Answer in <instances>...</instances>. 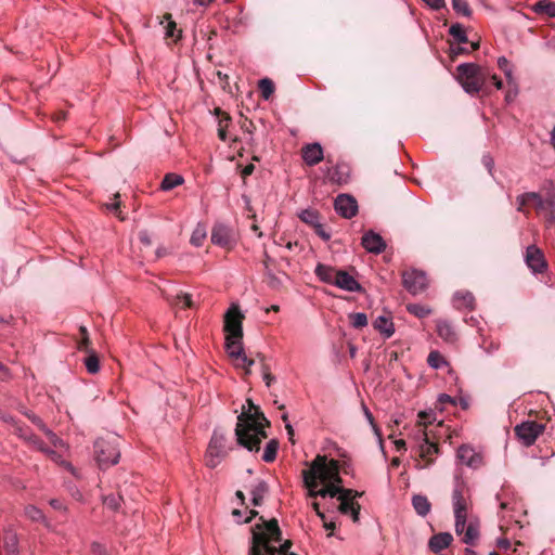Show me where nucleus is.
I'll return each mask as SVG.
<instances>
[{
  "label": "nucleus",
  "mask_w": 555,
  "mask_h": 555,
  "mask_svg": "<svg viewBox=\"0 0 555 555\" xmlns=\"http://www.w3.org/2000/svg\"><path fill=\"white\" fill-rule=\"evenodd\" d=\"M302 478L309 498H334L341 488L338 461H327L324 455L311 462L309 469L302 472Z\"/></svg>",
  "instance_id": "f257e3e1"
},
{
  "label": "nucleus",
  "mask_w": 555,
  "mask_h": 555,
  "mask_svg": "<svg viewBox=\"0 0 555 555\" xmlns=\"http://www.w3.org/2000/svg\"><path fill=\"white\" fill-rule=\"evenodd\" d=\"M292 542L282 539L278 520H266L262 516L251 528L249 555H295L289 552Z\"/></svg>",
  "instance_id": "f03ea898"
},
{
  "label": "nucleus",
  "mask_w": 555,
  "mask_h": 555,
  "mask_svg": "<svg viewBox=\"0 0 555 555\" xmlns=\"http://www.w3.org/2000/svg\"><path fill=\"white\" fill-rule=\"evenodd\" d=\"M248 408L243 406L242 413L237 416L235 436L237 443L250 452H258L262 439L267 438L264 427L270 423L258 405L250 399L246 400Z\"/></svg>",
  "instance_id": "7ed1b4c3"
},
{
  "label": "nucleus",
  "mask_w": 555,
  "mask_h": 555,
  "mask_svg": "<svg viewBox=\"0 0 555 555\" xmlns=\"http://www.w3.org/2000/svg\"><path fill=\"white\" fill-rule=\"evenodd\" d=\"M457 79L464 91L468 94H477L483 85L481 68L474 63H463L456 67Z\"/></svg>",
  "instance_id": "20e7f679"
},
{
  "label": "nucleus",
  "mask_w": 555,
  "mask_h": 555,
  "mask_svg": "<svg viewBox=\"0 0 555 555\" xmlns=\"http://www.w3.org/2000/svg\"><path fill=\"white\" fill-rule=\"evenodd\" d=\"M94 452L100 468L105 469L117 464L120 457L118 439H98L94 443Z\"/></svg>",
  "instance_id": "39448f33"
},
{
  "label": "nucleus",
  "mask_w": 555,
  "mask_h": 555,
  "mask_svg": "<svg viewBox=\"0 0 555 555\" xmlns=\"http://www.w3.org/2000/svg\"><path fill=\"white\" fill-rule=\"evenodd\" d=\"M231 450L225 443L223 434L215 430L206 451V465L210 468L218 466Z\"/></svg>",
  "instance_id": "423d86ee"
},
{
  "label": "nucleus",
  "mask_w": 555,
  "mask_h": 555,
  "mask_svg": "<svg viewBox=\"0 0 555 555\" xmlns=\"http://www.w3.org/2000/svg\"><path fill=\"white\" fill-rule=\"evenodd\" d=\"M417 454L415 459L414 468L417 470L427 469L436 463V459L440 454V449L437 443L428 440L427 442L414 446L413 448Z\"/></svg>",
  "instance_id": "0eeeda50"
},
{
  "label": "nucleus",
  "mask_w": 555,
  "mask_h": 555,
  "mask_svg": "<svg viewBox=\"0 0 555 555\" xmlns=\"http://www.w3.org/2000/svg\"><path fill=\"white\" fill-rule=\"evenodd\" d=\"M244 314L241 312L236 304H232L224 314L223 330L227 333L225 337L243 338L242 321Z\"/></svg>",
  "instance_id": "6e6552de"
},
{
  "label": "nucleus",
  "mask_w": 555,
  "mask_h": 555,
  "mask_svg": "<svg viewBox=\"0 0 555 555\" xmlns=\"http://www.w3.org/2000/svg\"><path fill=\"white\" fill-rule=\"evenodd\" d=\"M545 426L533 421L522 422L515 426V435L526 447L532 446L543 433Z\"/></svg>",
  "instance_id": "1a4fd4ad"
},
{
  "label": "nucleus",
  "mask_w": 555,
  "mask_h": 555,
  "mask_svg": "<svg viewBox=\"0 0 555 555\" xmlns=\"http://www.w3.org/2000/svg\"><path fill=\"white\" fill-rule=\"evenodd\" d=\"M402 282L404 288L412 295L421 294L428 285L425 272L416 269L403 272Z\"/></svg>",
  "instance_id": "9d476101"
},
{
  "label": "nucleus",
  "mask_w": 555,
  "mask_h": 555,
  "mask_svg": "<svg viewBox=\"0 0 555 555\" xmlns=\"http://www.w3.org/2000/svg\"><path fill=\"white\" fill-rule=\"evenodd\" d=\"M225 349L231 358L241 361L237 366L245 369L246 374H248L250 372V366L254 365L255 361L247 358L244 353L242 338L225 337Z\"/></svg>",
  "instance_id": "9b49d317"
},
{
  "label": "nucleus",
  "mask_w": 555,
  "mask_h": 555,
  "mask_svg": "<svg viewBox=\"0 0 555 555\" xmlns=\"http://www.w3.org/2000/svg\"><path fill=\"white\" fill-rule=\"evenodd\" d=\"M212 244L231 249L236 244V236L232 228L223 223H217L211 230Z\"/></svg>",
  "instance_id": "f8f14e48"
},
{
  "label": "nucleus",
  "mask_w": 555,
  "mask_h": 555,
  "mask_svg": "<svg viewBox=\"0 0 555 555\" xmlns=\"http://www.w3.org/2000/svg\"><path fill=\"white\" fill-rule=\"evenodd\" d=\"M530 202L535 204V207L539 211L544 215L546 221L551 224L555 222V195L547 194L545 198H543L539 193L529 192Z\"/></svg>",
  "instance_id": "ddd939ff"
},
{
  "label": "nucleus",
  "mask_w": 555,
  "mask_h": 555,
  "mask_svg": "<svg viewBox=\"0 0 555 555\" xmlns=\"http://www.w3.org/2000/svg\"><path fill=\"white\" fill-rule=\"evenodd\" d=\"M456 459L461 464L472 469H478L483 464L482 454L477 452L469 444H462L459 447L456 451Z\"/></svg>",
  "instance_id": "4468645a"
},
{
  "label": "nucleus",
  "mask_w": 555,
  "mask_h": 555,
  "mask_svg": "<svg viewBox=\"0 0 555 555\" xmlns=\"http://www.w3.org/2000/svg\"><path fill=\"white\" fill-rule=\"evenodd\" d=\"M525 261L532 273H543L547 268L543 251L535 245H530L526 249Z\"/></svg>",
  "instance_id": "2eb2a0df"
},
{
  "label": "nucleus",
  "mask_w": 555,
  "mask_h": 555,
  "mask_svg": "<svg viewBox=\"0 0 555 555\" xmlns=\"http://www.w3.org/2000/svg\"><path fill=\"white\" fill-rule=\"evenodd\" d=\"M334 208L339 216L346 219L354 217L358 212L357 201L349 194H339L335 198Z\"/></svg>",
  "instance_id": "dca6fc26"
},
{
  "label": "nucleus",
  "mask_w": 555,
  "mask_h": 555,
  "mask_svg": "<svg viewBox=\"0 0 555 555\" xmlns=\"http://www.w3.org/2000/svg\"><path fill=\"white\" fill-rule=\"evenodd\" d=\"M361 244L365 250L375 255L383 253L386 248L384 238L373 230L363 234Z\"/></svg>",
  "instance_id": "f3484780"
},
{
  "label": "nucleus",
  "mask_w": 555,
  "mask_h": 555,
  "mask_svg": "<svg viewBox=\"0 0 555 555\" xmlns=\"http://www.w3.org/2000/svg\"><path fill=\"white\" fill-rule=\"evenodd\" d=\"M360 495L361 494L357 491L341 487L335 496L339 501V512L341 514L348 515L358 504L354 502V499Z\"/></svg>",
  "instance_id": "a211bd4d"
},
{
  "label": "nucleus",
  "mask_w": 555,
  "mask_h": 555,
  "mask_svg": "<svg viewBox=\"0 0 555 555\" xmlns=\"http://www.w3.org/2000/svg\"><path fill=\"white\" fill-rule=\"evenodd\" d=\"M452 505L454 517H467V500L465 496V486L463 483L456 482L452 493Z\"/></svg>",
  "instance_id": "6ab92c4d"
},
{
  "label": "nucleus",
  "mask_w": 555,
  "mask_h": 555,
  "mask_svg": "<svg viewBox=\"0 0 555 555\" xmlns=\"http://www.w3.org/2000/svg\"><path fill=\"white\" fill-rule=\"evenodd\" d=\"M302 159L308 166L318 165L324 157L323 149L320 143H309L301 150Z\"/></svg>",
  "instance_id": "aec40b11"
},
{
  "label": "nucleus",
  "mask_w": 555,
  "mask_h": 555,
  "mask_svg": "<svg viewBox=\"0 0 555 555\" xmlns=\"http://www.w3.org/2000/svg\"><path fill=\"white\" fill-rule=\"evenodd\" d=\"M335 286L346 292H362L361 284L347 271L338 270Z\"/></svg>",
  "instance_id": "412c9836"
},
{
  "label": "nucleus",
  "mask_w": 555,
  "mask_h": 555,
  "mask_svg": "<svg viewBox=\"0 0 555 555\" xmlns=\"http://www.w3.org/2000/svg\"><path fill=\"white\" fill-rule=\"evenodd\" d=\"M436 328L438 336L443 339L446 343L453 344L457 339L456 332L452 324L447 320H437Z\"/></svg>",
  "instance_id": "4be33fe9"
},
{
  "label": "nucleus",
  "mask_w": 555,
  "mask_h": 555,
  "mask_svg": "<svg viewBox=\"0 0 555 555\" xmlns=\"http://www.w3.org/2000/svg\"><path fill=\"white\" fill-rule=\"evenodd\" d=\"M453 306L454 308L461 309H475V297L473 293L468 291H459L453 295Z\"/></svg>",
  "instance_id": "5701e85b"
},
{
  "label": "nucleus",
  "mask_w": 555,
  "mask_h": 555,
  "mask_svg": "<svg viewBox=\"0 0 555 555\" xmlns=\"http://www.w3.org/2000/svg\"><path fill=\"white\" fill-rule=\"evenodd\" d=\"M453 541V537L449 532H440L434 534L428 542L430 551L438 553L447 548Z\"/></svg>",
  "instance_id": "b1692460"
},
{
  "label": "nucleus",
  "mask_w": 555,
  "mask_h": 555,
  "mask_svg": "<svg viewBox=\"0 0 555 555\" xmlns=\"http://www.w3.org/2000/svg\"><path fill=\"white\" fill-rule=\"evenodd\" d=\"M314 273L323 283L335 285L338 270L327 264L318 263Z\"/></svg>",
  "instance_id": "393cba45"
},
{
  "label": "nucleus",
  "mask_w": 555,
  "mask_h": 555,
  "mask_svg": "<svg viewBox=\"0 0 555 555\" xmlns=\"http://www.w3.org/2000/svg\"><path fill=\"white\" fill-rule=\"evenodd\" d=\"M373 327L379 332L385 339L390 338L395 334V324L390 318L379 315L373 322Z\"/></svg>",
  "instance_id": "a878e982"
},
{
  "label": "nucleus",
  "mask_w": 555,
  "mask_h": 555,
  "mask_svg": "<svg viewBox=\"0 0 555 555\" xmlns=\"http://www.w3.org/2000/svg\"><path fill=\"white\" fill-rule=\"evenodd\" d=\"M412 505L417 515L425 517L428 515L431 508V504L428 501L427 496L422 494H414L412 496Z\"/></svg>",
  "instance_id": "bb28decb"
},
{
  "label": "nucleus",
  "mask_w": 555,
  "mask_h": 555,
  "mask_svg": "<svg viewBox=\"0 0 555 555\" xmlns=\"http://www.w3.org/2000/svg\"><path fill=\"white\" fill-rule=\"evenodd\" d=\"M268 485L266 481H258L257 485L251 489V503L254 506H260L262 504L264 495L268 493Z\"/></svg>",
  "instance_id": "cd10ccee"
},
{
  "label": "nucleus",
  "mask_w": 555,
  "mask_h": 555,
  "mask_svg": "<svg viewBox=\"0 0 555 555\" xmlns=\"http://www.w3.org/2000/svg\"><path fill=\"white\" fill-rule=\"evenodd\" d=\"M24 513H25L26 517L29 518L31 521L41 522L47 528L50 527V522L48 521L43 512L39 507H37L35 505H27L24 509Z\"/></svg>",
  "instance_id": "c85d7f7f"
},
{
  "label": "nucleus",
  "mask_w": 555,
  "mask_h": 555,
  "mask_svg": "<svg viewBox=\"0 0 555 555\" xmlns=\"http://www.w3.org/2000/svg\"><path fill=\"white\" fill-rule=\"evenodd\" d=\"M3 546L7 552V555H18V538L14 532H9L4 537Z\"/></svg>",
  "instance_id": "c756f323"
},
{
  "label": "nucleus",
  "mask_w": 555,
  "mask_h": 555,
  "mask_svg": "<svg viewBox=\"0 0 555 555\" xmlns=\"http://www.w3.org/2000/svg\"><path fill=\"white\" fill-rule=\"evenodd\" d=\"M298 218L310 227H315L320 223V215L319 211L312 208L302 209L298 214Z\"/></svg>",
  "instance_id": "7c9ffc66"
},
{
  "label": "nucleus",
  "mask_w": 555,
  "mask_h": 555,
  "mask_svg": "<svg viewBox=\"0 0 555 555\" xmlns=\"http://www.w3.org/2000/svg\"><path fill=\"white\" fill-rule=\"evenodd\" d=\"M532 10L537 14H545L548 17H555V2L541 0L533 4Z\"/></svg>",
  "instance_id": "2f4dec72"
},
{
  "label": "nucleus",
  "mask_w": 555,
  "mask_h": 555,
  "mask_svg": "<svg viewBox=\"0 0 555 555\" xmlns=\"http://www.w3.org/2000/svg\"><path fill=\"white\" fill-rule=\"evenodd\" d=\"M183 181H184V179L180 175L167 173L160 183V189L163 191H170V190L175 189L176 186L181 185L183 183Z\"/></svg>",
  "instance_id": "473e14b6"
},
{
  "label": "nucleus",
  "mask_w": 555,
  "mask_h": 555,
  "mask_svg": "<svg viewBox=\"0 0 555 555\" xmlns=\"http://www.w3.org/2000/svg\"><path fill=\"white\" fill-rule=\"evenodd\" d=\"M278 449V440L271 439L270 441H268L261 455L262 461L267 463L273 462L276 459Z\"/></svg>",
  "instance_id": "72a5a7b5"
},
{
  "label": "nucleus",
  "mask_w": 555,
  "mask_h": 555,
  "mask_svg": "<svg viewBox=\"0 0 555 555\" xmlns=\"http://www.w3.org/2000/svg\"><path fill=\"white\" fill-rule=\"evenodd\" d=\"M206 236V227L202 223H198L192 232L190 243L195 247H199L203 245Z\"/></svg>",
  "instance_id": "f704fd0d"
},
{
  "label": "nucleus",
  "mask_w": 555,
  "mask_h": 555,
  "mask_svg": "<svg viewBox=\"0 0 555 555\" xmlns=\"http://www.w3.org/2000/svg\"><path fill=\"white\" fill-rule=\"evenodd\" d=\"M85 365L90 374H96L100 371V360L94 351L85 359Z\"/></svg>",
  "instance_id": "c9c22d12"
},
{
  "label": "nucleus",
  "mask_w": 555,
  "mask_h": 555,
  "mask_svg": "<svg viewBox=\"0 0 555 555\" xmlns=\"http://www.w3.org/2000/svg\"><path fill=\"white\" fill-rule=\"evenodd\" d=\"M449 33L460 43H466L468 40L464 27L459 23L451 25Z\"/></svg>",
  "instance_id": "e433bc0d"
},
{
  "label": "nucleus",
  "mask_w": 555,
  "mask_h": 555,
  "mask_svg": "<svg viewBox=\"0 0 555 555\" xmlns=\"http://www.w3.org/2000/svg\"><path fill=\"white\" fill-rule=\"evenodd\" d=\"M259 90L264 100H269L274 92V83L269 78H262L259 80Z\"/></svg>",
  "instance_id": "4c0bfd02"
},
{
  "label": "nucleus",
  "mask_w": 555,
  "mask_h": 555,
  "mask_svg": "<svg viewBox=\"0 0 555 555\" xmlns=\"http://www.w3.org/2000/svg\"><path fill=\"white\" fill-rule=\"evenodd\" d=\"M410 438L413 440L414 446L423 444L429 440L425 428L421 425H417L416 429L410 435Z\"/></svg>",
  "instance_id": "58836bf2"
},
{
  "label": "nucleus",
  "mask_w": 555,
  "mask_h": 555,
  "mask_svg": "<svg viewBox=\"0 0 555 555\" xmlns=\"http://www.w3.org/2000/svg\"><path fill=\"white\" fill-rule=\"evenodd\" d=\"M349 320L352 327L358 330L367 325V317L364 312L350 313Z\"/></svg>",
  "instance_id": "ea45409f"
},
{
  "label": "nucleus",
  "mask_w": 555,
  "mask_h": 555,
  "mask_svg": "<svg viewBox=\"0 0 555 555\" xmlns=\"http://www.w3.org/2000/svg\"><path fill=\"white\" fill-rule=\"evenodd\" d=\"M478 535H479L478 527L475 524L469 522L464 532L463 542L465 544H473L475 542V540L478 538Z\"/></svg>",
  "instance_id": "a19ab883"
},
{
  "label": "nucleus",
  "mask_w": 555,
  "mask_h": 555,
  "mask_svg": "<svg viewBox=\"0 0 555 555\" xmlns=\"http://www.w3.org/2000/svg\"><path fill=\"white\" fill-rule=\"evenodd\" d=\"M452 7L457 14L466 17L472 15V10L466 0H452Z\"/></svg>",
  "instance_id": "79ce46f5"
},
{
  "label": "nucleus",
  "mask_w": 555,
  "mask_h": 555,
  "mask_svg": "<svg viewBox=\"0 0 555 555\" xmlns=\"http://www.w3.org/2000/svg\"><path fill=\"white\" fill-rule=\"evenodd\" d=\"M427 363L433 369H440L447 364L444 358L438 351H431L428 354Z\"/></svg>",
  "instance_id": "37998d69"
},
{
  "label": "nucleus",
  "mask_w": 555,
  "mask_h": 555,
  "mask_svg": "<svg viewBox=\"0 0 555 555\" xmlns=\"http://www.w3.org/2000/svg\"><path fill=\"white\" fill-rule=\"evenodd\" d=\"M408 311L417 318H425L429 315L431 312V310L428 307L418 304L409 305Z\"/></svg>",
  "instance_id": "c03bdc74"
},
{
  "label": "nucleus",
  "mask_w": 555,
  "mask_h": 555,
  "mask_svg": "<svg viewBox=\"0 0 555 555\" xmlns=\"http://www.w3.org/2000/svg\"><path fill=\"white\" fill-rule=\"evenodd\" d=\"M120 495L109 494L103 498L104 505L112 511H117L120 507Z\"/></svg>",
  "instance_id": "a18cd8bd"
},
{
  "label": "nucleus",
  "mask_w": 555,
  "mask_h": 555,
  "mask_svg": "<svg viewBox=\"0 0 555 555\" xmlns=\"http://www.w3.org/2000/svg\"><path fill=\"white\" fill-rule=\"evenodd\" d=\"M498 66L504 73L505 77L511 80L513 75V66L505 56L498 59Z\"/></svg>",
  "instance_id": "49530a36"
},
{
  "label": "nucleus",
  "mask_w": 555,
  "mask_h": 555,
  "mask_svg": "<svg viewBox=\"0 0 555 555\" xmlns=\"http://www.w3.org/2000/svg\"><path fill=\"white\" fill-rule=\"evenodd\" d=\"M173 304H176V305L182 304V306L186 307V308H192L193 307L192 297L188 293H180V294H178L176 296V298H175Z\"/></svg>",
  "instance_id": "de8ad7c7"
},
{
  "label": "nucleus",
  "mask_w": 555,
  "mask_h": 555,
  "mask_svg": "<svg viewBox=\"0 0 555 555\" xmlns=\"http://www.w3.org/2000/svg\"><path fill=\"white\" fill-rule=\"evenodd\" d=\"M164 18L167 20V22H168L166 27H165V36L167 38H173L176 36L177 25L171 20V15L170 14H166L164 16Z\"/></svg>",
  "instance_id": "09e8293b"
},
{
  "label": "nucleus",
  "mask_w": 555,
  "mask_h": 555,
  "mask_svg": "<svg viewBox=\"0 0 555 555\" xmlns=\"http://www.w3.org/2000/svg\"><path fill=\"white\" fill-rule=\"evenodd\" d=\"M14 434L21 439L27 441L30 434H33L28 427L22 426L20 423L14 427Z\"/></svg>",
  "instance_id": "8fccbe9b"
},
{
  "label": "nucleus",
  "mask_w": 555,
  "mask_h": 555,
  "mask_svg": "<svg viewBox=\"0 0 555 555\" xmlns=\"http://www.w3.org/2000/svg\"><path fill=\"white\" fill-rule=\"evenodd\" d=\"M50 459H51L54 463H56V464H59V465L64 466L66 469H68V470H69V472H72L73 474H75V468H74V466H73L69 462H67V461L63 460V459H62V456H61L57 452H55V454H53Z\"/></svg>",
  "instance_id": "3c124183"
},
{
  "label": "nucleus",
  "mask_w": 555,
  "mask_h": 555,
  "mask_svg": "<svg viewBox=\"0 0 555 555\" xmlns=\"http://www.w3.org/2000/svg\"><path fill=\"white\" fill-rule=\"evenodd\" d=\"M90 547L93 555H109L105 545L100 542H92Z\"/></svg>",
  "instance_id": "603ef678"
},
{
  "label": "nucleus",
  "mask_w": 555,
  "mask_h": 555,
  "mask_svg": "<svg viewBox=\"0 0 555 555\" xmlns=\"http://www.w3.org/2000/svg\"><path fill=\"white\" fill-rule=\"evenodd\" d=\"M417 416H418L417 425H421L424 428L427 426V424H430L434 420L433 413H427L425 411L420 412Z\"/></svg>",
  "instance_id": "864d4df0"
},
{
  "label": "nucleus",
  "mask_w": 555,
  "mask_h": 555,
  "mask_svg": "<svg viewBox=\"0 0 555 555\" xmlns=\"http://www.w3.org/2000/svg\"><path fill=\"white\" fill-rule=\"evenodd\" d=\"M467 517L466 516H457L455 517V532L457 534H462L467 528Z\"/></svg>",
  "instance_id": "5fc2aeb1"
},
{
  "label": "nucleus",
  "mask_w": 555,
  "mask_h": 555,
  "mask_svg": "<svg viewBox=\"0 0 555 555\" xmlns=\"http://www.w3.org/2000/svg\"><path fill=\"white\" fill-rule=\"evenodd\" d=\"M26 442H28L29 444H31L33 447H35L39 451L46 450L44 442L39 437L34 435V434H30V436L28 437Z\"/></svg>",
  "instance_id": "6e6d98bb"
},
{
  "label": "nucleus",
  "mask_w": 555,
  "mask_h": 555,
  "mask_svg": "<svg viewBox=\"0 0 555 555\" xmlns=\"http://www.w3.org/2000/svg\"><path fill=\"white\" fill-rule=\"evenodd\" d=\"M530 202V196H529V192L528 193H524V194H520L516 197V203H517V210L518 211H525L524 207L525 205H527L528 203Z\"/></svg>",
  "instance_id": "4d7b16f0"
},
{
  "label": "nucleus",
  "mask_w": 555,
  "mask_h": 555,
  "mask_svg": "<svg viewBox=\"0 0 555 555\" xmlns=\"http://www.w3.org/2000/svg\"><path fill=\"white\" fill-rule=\"evenodd\" d=\"M328 178L332 182H336L338 184L346 182V179H344L340 175L339 167H335L333 171L328 170Z\"/></svg>",
  "instance_id": "13d9d810"
},
{
  "label": "nucleus",
  "mask_w": 555,
  "mask_h": 555,
  "mask_svg": "<svg viewBox=\"0 0 555 555\" xmlns=\"http://www.w3.org/2000/svg\"><path fill=\"white\" fill-rule=\"evenodd\" d=\"M25 415L27 416V418L33 423L35 424L40 430L41 428H43L46 426V424L43 423V421L37 416L36 414L31 413V412H26Z\"/></svg>",
  "instance_id": "bf43d9fd"
},
{
  "label": "nucleus",
  "mask_w": 555,
  "mask_h": 555,
  "mask_svg": "<svg viewBox=\"0 0 555 555\" xmlns=\"http://www.w3.org/2000/svg\"><path fill=\"white\" fill-rule=\"evenodd\" d=\"M313 229H314L315 234L319 235L323 241L326 242L331 238V234L324 230L321 222L319 224H317L315 227H313Z\"/></svg>",
  "instance_id": "052dcab7"
},
{
  "label": "nucleus",
  "mask_w": 555,
  "mask_h": 555,
  "mask_svg": "<svg viewBox=\"0 0 555 555\" xmlns=\"http://www.w3.org/2000/svg\"><path fill=\"white\" fill-rule=\"evenodd\" d=\"M482 164L488 169L489 173L492 175L494 160L489 154L482 156Z\"/></svg>",
  "instance_id": "680f3d73"
},
{
  "label": "nucleus",
  "mask_w": 555,
  "mask_h": 555,
  "mask_svg": "<svg viewBox=\"0 0 555 555\" xmlns=\"http://www.w3.org/2000/svg\"><path fill=\"white\" fill-rule=\"evenodd\" d=\"M433 10H440L444 7V0H423Z\"/></svg>",
  "instance_id": "e2e57ef3"
},
{
  "label": "nucleus",
  "mask_w": 555,
  "mask_h": 555,
  "mask_svg": "<svg viewBox=\"0 0 555 555\" xmlns=\"http://www.w3.org/2000/svg\"><path fill=\"white\" fill-rule=\"evenodd\" d=\"M80 332L82 334V339L79 343V349H85V348L88 347V344H89L88 332H87V328L85 326L80 327Z\"/></svg>",
  "instance_id": "0e129e2a"
},
{
  "label": "nucleus",
  "mask_w": 555,
  "mask_h": 555,
  "mask_svg": "<svg viewBox=\"0 0 555 555\" xmlns=\"http://www.w3.org/2000/svg\"><path fill=\"white\" fill-rule=\"evenodd\" d=\"M139 240L141 243H143L146 246H150L152 244L150 233L146 230L139 232Z\"/></svg>",
  "instance_id": "69168bd1"
},
{
  "label": "nucleus",
  "mask_w": 555,
  "mask_h": 555,
  "mask_svg": "<svg viewBox=\"0 0 555 555\" xmlns=\"http://www.w3.org/2000/svg\"><path fill=\"white\" fill-rule=\"evenodd\" d=\"M0 418L4 423L11 424L13 427H15L16 424H18V422H16V420L11 414L4 413V412H0Z\"/></svg>",
  "instance_id": "338daca9"
},
{
  "label": "nucleus",
  "mask_w": 555,
  "mask_h": 555,
  "mask_svg": "<svg viewBox=\"0 0 555 555\" xmlns=\"http://www.w3.org/2000/svg\"><path fill=\"white\" fill-rule=\"evenodd\" d=\"M363 411H364V415H365L366 420H367V421H369V423L372 425V427H373L374 431H375L376 434H378V428H377V426L374 424V417H373L372 413L370 412V410H369L365 405H363Z\"/></svg>",
  "instance_id": "774afa93"
}]
</instances>
